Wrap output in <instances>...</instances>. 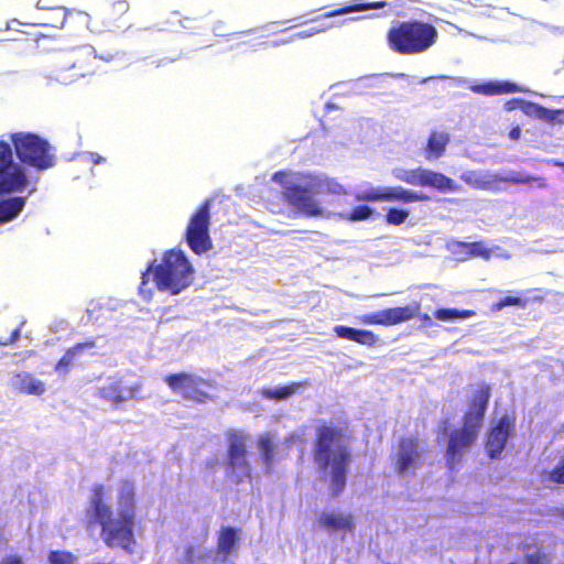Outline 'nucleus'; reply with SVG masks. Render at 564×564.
Instances as JSON below:
<instances>
[{"label":"nucleus","mask_w":564,"mask_h":564,"mask_svg":"<svg viewBox=\"0 0 564 564\" xmlns=\"http://www.w3.org/2000/svg\"><path fill=\"white\" fill-rule=\"evenodd\" d=\"M454 252L462 257V259L468 258H482L489 259L491 251L486 247L482 241L464 242L456 241L454 243Z\"/></svg>","instance_id":"c756f323"},{"label":"nucleus","mask_w":564,"mask_h":564,"mask_svg":"<svg viewBox=\"0 0 564 564\" xmlns=\"http://www.w3.org/2000/svg\"><path fill=\"white\" fill-rule=\"evenodd\" d=\"M394 471L400 475L413 474L422 465L420 441L415 436H401L395 452L391 455Z\"/></svg>","instance_id":"dca6fc26"},{"label":"nucleus","mask_w":564,"mask_h":564,"mask_svg":"<svg viewBox=\"0 0 564 564\" xmlns=\"http://www.w3.org/2000/svg\"><path fill=\"white\" fill-rule=\"evenodd\" d=\"M210 206V200H205L191 216L186 227V242L196 254L206 253L213 248V241L209 236Z\"/></svg>","instance_id":"9b49d317"},{"label":"nucleus","mask_w":564,"mask_h":564,"mask_svg":"<svg viewBox=\"0 0 564 564\" xmlns=\"http://www.w3.org/2000/svg\"><path fill=\"white\" fill-rule=\"evenodd\" d=\"M20 336H21V329H20V327H17L15 329H13V332L11 333L10 337L7 340L0 341V345H3V346L12 345L17 340H19Z\"/></svg>","instance_id":"8fccbe9b"},{"label":"nucleus","mask_w":564,"mask_h":564,"mask_svg":"<svg viewBox=\"0 0 564 564\" xmlns=\"http://www.w3.org/2000/svg\"><path fill=\"white\" fill-rule=\"evenodd\" d=\"M65 22L66 11L63 8H55L43 17L36 25L59 30L65 25Z\"/></svg>","instance_id":"c9c22d12"},{"label":"nucleus","mask_w":564,"mask_h":564,"mask_svg":"<svg viewBox=\"0 0 564 564\" xmlns=\"http://www.w3.org/2000/svg\"><path fill=\"white\" fill-rule=\"evenodd\" d=\"M491 397V387L486 382L479 383L471 392L468 408L464 412L463 421L481 427Z\"/></svg>","instance_id":"6ab92c4d"},{"label":"nucleus","mask_w":564,"mask_h":564,"mask_svg":"<svg viewBox=\"0 0 564 564\" xmlns=\"http://www.w3.org/2000/svg\"><path fill=\"white\" fill-rule=\"evenodd\" d=\"M295 443H300V444H304L305 443V440H304L302 434L293 432V433H290L283 440L282 445L284 446V449H285V456L289 454V452L291 451L292 446Z\"/></svg>","instance_id":"de8ad7c7"},{"label":"nucleus","mask_w":564,"mask_h":564,"mask_svg":"<svg viewBox=\"0 0 564 564\" xmlns=\"http://www.w3.org/2000/svg\"><path fill=\"white\" fill-rule=\"evenodd\" d=\"M355 343L368 347H372L377 344L378 338L372 330L358 329L354 339Z\"/></svg>","instance_id":"c03bdc74"},{"label":"nucleus","mask_w":564,"mask_h":564,"mask_svg":"<svg viewBox=\"0 0 564 564\" xmlns=\"http://www.w3.org/2000/svg\"><path fill=\"white\" fill-rule=\"evenodd\" d=\"M357 202H384L401 205H410L417 202H426L430 197L422 193L402 186L370 187L355 195Z\"/></svg>","instance_id":"ddd939ff"},{"label":"nucleus","mask_w":564,"mask_h":564,"mask_svg":"<svg viewBox=\"0 0 564 564\" xmlns=\"http://www.w3.org/2000/svg\"><path fill=\"white\" fill-rule=\"evenodd\" d=\"M10 140L21 163L35 167L39 171L55 165V155L48 141L36 133L15 132Z\"/></svg>","instance_id":"39448f33"},{"label":"nucleus","mask_w":564,"mask_h":564,"mask_svg":"<svg viewBox=\"0 0 564 564\" xmlns=\"http://www.w3.org/2000/svg\"><path fill=\"white\" fill-rule=\"evenodd\" d=\"M98 67V57L93 46L76 47L61 55L57 79L63 84H72L82 78L94 76Z\"/></svg>","instance_id":"423d86ee"},{"label":"nucleus","mask_w":564,"mask_h":564,"mask_svg":"<svg viewBox=\"0 0 564 564\" xmlns=\"http://www.w3.org/2000/svg\"><path fill=\"white\" fill-rule=\"evenodd\" d=\"M528 104H532L531 101H525L519 98L510 99L506 101L505 109L507 111H512L518 108L522 109L527 115H533V110L531 106H528Z\"/></svg>","instance_id":"a18cd8bd"},{"label":"nucleus","mask_w":564,"mask_h":564,"mask_svg":"<svg viewBox=\"0 0 564 564\" xmlns=\"http://www.w3.org/2000/svg\"><path fill=\"white\" fill-rule=\"evenodd\" d=\"M140 390V382L129 383L123 378H110L104 386L98 388L97 397L118 408L124 402L137 399Z\"/></svg>","instance_id":"a211bd4d"},{"label":"nucleus","mask_w":564,"mask_h":564,"mask_svg":"<svg viewBox=\"0 0 564 564\" xmlns=\"http://www.w3.org/2000/svg\"><path fill=\"white\" fill-rule=\"evenodd\" d=\"M410 216V210L405 208H397V207H390L387 209V213L384 215V220L390 226H400Z\"/></svg>","instance_id":"ea45409f"},{"label":"nucleus","mask_w":564,"mask_h":564,"mask_svg":"<svg viewBox=\"0 0 564 564\" xmlns=\"http://www.w3.org/2000/svg\"><path fill=\"white\" fill-rule=\"evenodd\" d=\"M425 187H432L441 193L457 191V184L447 175L427 169Z\"/></svg>","instance_id":"2f4dec72"},{"label":"nucleus","mask_w":564,"mask_h":564,"mask_svg":"<svg viewBox=\"0 0 564 564\" xmlns=\"http://www.w3.org/2000/svg\"><path fill=\"white\" fill-rule=\"evenodd\" d=\"M427 169L416 167L411 170L399 171L394 174L395 178L413 186L425 187Z\"/></svg>","instance_id":"f704fd0d"},{"label":"nucleus","mask_w":564,"mask_h":564,"mask_svg":"<svg viewBox=\"0 0 564 564\" xmlns=\"http://www.w3.org/2000/svg\"><path fill=\"white\" fill-rule=\"evenodd\" d=\"M240 529L232 527H221L217 533L216 554L223 560L237 554L239 547Z\"/></svg>","instance_id":"4be33fe9"},{"label":"nucleus","mask_w":564,"mask_h":564,"mask_svg":"<svg viewBox=\"0 0 564 564\" xmlns=\"http://www.w3.org/2000/svg\"><path fill=\"white\" fill-rule=\"evenodd\" d=\"M532 107L533 116L552 126L564 124V109H547L539 104H528Z\"/></svg>","instance_id":"72a5a7b5"},{"label":"nucleus","mask_w":564,"mask_h":564,"mask_svg":"<svg viewBox=\"0 0 564 564\" xmlns=\"http://www.w3.org/2000/svg\"><path fill=\"white\" fill-rule=\"evenodd\" d=\"M151 273L159 291L177 295L193 283L195 270L181 249L165 251L160 263L152 261L142 273L139 295L145 301L153 296L152 289L148 286Z\"/></svg>","instance_id":"7ed1b4c3"},{"label":"nucleus","mask_w":564,"mask_h":564,"mask_svg":"<svg viewBox=\"0 0 564 564\" xmlns=\"http://www.w3.org/2000/svg\"><path fill=\"white\" fill-rule=\"evenodd\" d=\"M436 28L421 20L398 22L387 33L390 48L401 55H415L427 51L437 40Z\"/></svg>","instance_id":"20e7f679"},{"label":"nucleus","mask_w":564,"mask_h":564,"mask_svg":"<svg viewBox=\"0 0 564 564\" xmlns=\"http://www.w3.org/2000/svg\"><path fill=\"white\" fill-rule=\"evenodd\" d=\"M93 496L86 510L85 528L94 530L100 528V538L109 547H119L132 553L135 545L134 525L137 518V502L133 486L126 484L118 495V516H113L112 507L105 500L104 485H95Z\"/></svg>","instance_id":"f257e3e1"},{"label":"nucleus","mask_w":564,"mask_h":564,"mask_svg":"<svg viewBox=\"0 0 564 564\" xmlns=\"http://www.w3.org/2000/svg\"><path fill=\"white\" fill-rule=\"evenodd\" d=\"M10 386L14 391L26 395L42 397L46 391L45 383L28 371L13 373Z\"/></svg>","instance_id":"412c9836"},{"label":"nucleus","mask_w":564,"mask_h":564,"mask_svg":"<svg viewBox=\"0 0 564 564\" xmlns=\"http://www.w3.org/2000/svg\"><path fill=\"white\" fill-rule=\"evenodd\" d=\"M25 205L24 197H11L0 200V223L15 218Z\"/></svg>","instance_id":"473e14b6"},{"label":"nucleus","mask_w":564,"mask_h":564,"mask_svg":"<svg viewBox=\"0 0 564 564\" xmlns=\"http://www.w3.org/2000/svg\"><path fill=\"white\" fill-rule=\"evenodd\" d=\"M317 523L328 533H352L355 531V519L350 513L322 512L317 518Z\"/></svg>","instance_id":"aec40b11"},{"label":"nucleus","mask_w":564,"mask_h":564,"mask_svg":"<svg viewBox=\"0 0 564 564\" xmlns=\"http://www.w3.org/2000/svg\"><path fill=\"white\" fill-rule=\"evenodd\" d=\"M471 174H473V173H469V175H464V176H463V180H464L465 182H467V183H470V182H471V178H470V175H471Z\"/></svg>","instance_id":"13d9d810"},{"label":"nucleus","mask_w":564,"mask_h":564,"mask_svg":"<svg viewBox=\"0 0 564 564\" xmlns=\"http://www.w3.org/2000/svg\"><path fill=\"white\" fill-rule=\"evenodd\" d=\"M95 347L96 341L94 339H88L86 341L75 344L74 346L69 347L62 356V358L55 364L54 370L59 375H67L74 367L77 358H79L85 350L94 349Z\"/></svg>","instance_id":"b1692460"},{"label":"nucleus","mask_w":564,"mask_h":564,"mask_svg":"<svg viewBox=\"0 0 564 564\" xmlns=\"http://www.w3.org/2000/svg\"><path fill=\"white\" fill-rule=\"evenodd\" d=\"M324 29H314L308 35H312V34H315V33H318L321 31H323Z\"/></svg>","instance_id":"bf43d9fd"},{"label":"nucleus","mask_w":564,"mask_h":564,"mask_svg":"<svg viewBox=\"0 0 564 564\" xmlns=\"http://www.w3.org/2000/svg\"><path fill=\"white\" fill-rule=\"evenodd\" d=\"M311 187L316 195L343 196L347 194V189L336 178L327 175H308Z\"/></svg>","instance_id":"a878e982"},{"label":"nucleus","mask_w":564,"mask_h":564,"mask_svg":"<svg viewBox=\"0 0 564 564\" xmlns=\"http://www.w3.org/2000/svg\"><path fill=\"white\" fill-rule=\"evenodd\" d=\"M286 177L288 173L284 171L275 172L273 175V180L279 182L283 187L282 195L288 205L291 206L296 214L305 217L322 215L323 208L315 198L316 194L311 187L308 175L304 176V185L289 184L285 182Z\"/></svg>","instance_id":"9d476101"},{"label":"nucleus","mask_w":564,"mask_h":564,"mask_svg":"<svg viewBox=\"0 0 564 564\" xmlns=\"http://www.w3.org/2000/svg\"><path fill=\"white\" fill-rule=\"evenodd\" d=\"M218 460L217 458H208L206 462H205V467L206 469H208L209 471H214L216 469V467L218 466Z\"/></svg>","instance_id":"603ef678"},{"label":"nucleus","mask_w":564,"mask_h":564,"mask_svg":"<svg viewBox=\"0 0 564 564\" xmlns=\"http://www.w3.org/2000/svg\"><path fill=\"white\" fill-rule=\"evenodd\" d=\"M91 156V161L95 163V164H101V163H105V158L100 156L99 154L97 153H91L90 154Z\"/></svg>","instance_id":"5fc2aeb1"},{"label":"nucleus","mask_w":564,"mask_h":564,"mask_svg":"<svg viewBox=\"0 0 564 564\" xmlns=\"http://www.w3.org/2000/svg\"><path fill=\"white\" fill-rule=\"evenodd\" d=\"M257 448L267 473H271L276 460V445L270 433H262L257 440Z\"/></svg>","instance_id":"cd10ccee"},{"label":"nucleus","mask_w":564,"mask_h":564,"mask_svg":"<svg viewBox=\"0 0 564 564\" xmlns=\"http://www.w3.org/2000/svg\"><path fill=\"white\" fill-rule=\"evenodd\" d=\"M533 295L530 297H525L522 295H506L501 297L499 301L495 302L490 306V311L496 313L503 310L507 306H517L520 308H527L530 302L541 303L545 300L547 292L543 289H531L528 291Z\"/></svg>","instance_id":"5701e85b"},{"label":"nucleus","mask_w":564,"mask_h":564,"mask_svg":"<svg viewBox=\"0 0 564 564\" xmlns=\"http://www.w3.org/2000/svg\"><path fill=\"white\" fill-rule=\"evenodd\" d=\"M521 135V128L519 126H516L513 127L510 131H509V138L511 140H518Z\"/></svg>","instance_id":"864d4df0"},{"label":"nucleus","mask_w":564,"mask_h":564,"mask_svg":"<svg viewBox=\"0 0 564 564\" xmlns=\"http://www.w3.org/2000/svg\"><path fill=\"white\" fill-rule=\"evenodd\" d=\"M76 556L69 551H51L48 553L50 564H74Z\"/></svg>","instance_id":"79ce46f5"},{"label":"nucleus","mask_w":564,"mask_h":564,"mask_svg":"<svg viewBox=\"0 0 564 564\" xmlns=\"http://www.w3.org/2000/svg\"><path fill=\"white\" fill-rule=\"evenodd\" d=\"M509 182L513 184H532L534 183L536 187L544 188L547 186L546 178L543 176H533V175H525L522 176L520 174L512 175L508 178Z\"/></svg>","instance_id":"a19ab883"},{"label":"nucleus","mask_w":564,"mask_h":564,"mask_svg":"<svg viewBox=\"0 0 564 564\" xmlns=\"http://www.w3.org/2000/svg\"><path fill=\"white\" fill-rule=\"evenodd\" d=\"M470 90L475 94L485 96H497L525 91V89L519 86L518 84L508 80H496L486 82L481 84H474L470 86Z\"/></svg>","instance_id":"393cba45"},{"label":"nucleus","mask_w":564,"mask_h":564,"mask_svg":"<svg viewBox=\"0 0 564 564\" xmlns=\"http://www.w3.org/2000/svg\"><path fill=\"white\" fill-rule=\"evenodd\" d=\"M451 141V137L445 131L432 130L424 149L425 159L436 160L443 156Z\"/></svg>","instance_id":"bb28decb"},{"label":"nucleus","mask_w":564,"mask_h":564,"mask_svg":"<svg viewBox=\"0 0 564 564\" xmlns=\"http://www.w3.org/2000/svg\"><path fill=\"white\" fill-rule=\"evenodd\" d=\"M350 435L346 429L321 424L315 430L312 457L322 479L328 481V491L333 498L344 492L349 467L352 460L349 446Z\"/></svg>","instance_id":"f03ea898"},{"label":"nucleus","mask_w":564,"mask_h":564,"mask_svg":"<svg viewBox=\"0 0 564 564\" xmlns=\"http://www.w3.org/2000/svg\"><path fill=\"white\" fill-rule=\"evenodd\" d=\"M299 386V383H290L274 389H263L261 394L265 399L280 401L291 397Z\"/></svg>","instance_id":"58836bf2"},{"label":"nucleus","mask_w":564,"mask_h":564,"mask_svg":"<svg viewBox=\"0 0 564 564\" xmlns=\"http://www.w3.org/2000/svg\"><path fill=\"white\" fill-rule=\"evenodd\" d=\"M480 429L463 421L460 427H456L449 433L445 451V465L449 471L455 470L457 465L463 462L464 455L476 443Z\"/></svg>","instance_id":"f8f14e48"},{"label":"nucleus","mask_w":564,"mask_h":564,"mask_svg":"<svg viewBox=\"0 0 564 564\" xmlns=\"http://www.w3.org/2000/svg\"><path fill=\"white\" fill-rule=\"evenodd\" d=\"M227 443L226 463L227 475L231 481L239 485L252 480V466L249 462L248 438L249 436L240 430L229 429L225 433Z\"/></svg>","instance_id":"6e6552de"},{"label":"nucleus","mask_w":564,"mask_h":564,"mask_svg":"<svg viewBox=\"0 0 564 564\" xmlns=\"http://www.w3.org/2000/svg\"><path fill=\"white\" fill-rule=\"evenodd\" d=\"M556 166H560L564 171V162H556Z\"/></svg>","instance_id":"052dcab7"},{"label":"nucleus","mask_w":564,"mask_h":564,"mask_svg":"<svg viewBox=\"0 0 564 564\" xmlns=\"http://www.w3.org/2000/svg\"><path fill=\"white\" fill-rule=\"evenodd\" d=\"M0 564H24V563L20 555L9 554L0 561Z\"/></svg>","instance_id":"09e8293b"},{"label":"nucleus","mask_w":564,"mask_h":564,"mask_svg":"<svg viewBox=\"0 0 564 564\" xmlns=\"http://www.w3.org/2000/svg\"><path fill=\"white\" fill-rule=\"evenodd\" d=\"M524 551L522 564H553V556L543 545L522 543Z\"/></svg>","instance_id":"7c9ffc66"},{"label":"nucleus","mask_w":564,"mask_h":564,"mask_svg":"<svg viewBox=\"0 0 564 564\" xmlns=\"http://www.w3.org/2000/svg\"><path fill=\"white\" fill-rule=\"evenodd\" d=\"M375 210L368 205H358L347 213L339 214V217L344 220L356 223L364 221L372 217Z\"/></svg>","instance_id":"4c0bfd02"},{"label":"nucleus","mask_w":564,"mask_h":564,"mask_svg":"<svg viewBox=\"0 0 564 564\" xmlns=\"http://www.w3.org/2000/svg\"><path fill=\"white\" fill-rule=\"evenodd\" d=\"M417 316H419V318L421 321V326H423V327H431V326H433V321H432V318H431V316L429 314H426V313L420 314L419 313Z\"/></svg>","instance_id":"3c124183"},{"label":"nucleus","mask_w":564,"mask_h":564,"mask_svg":"<svg viewBox=\"0 0 564 564\" xmlns=\"http://www.w3.org/2000/svg\"><path fill=\"white\" fill-rule=\"evenodd\" d=\"M164 382L182 399L195 404H206L215 400L209 390L216 388L215 381L195 372L180 371L164 377Z\"/></svg>","instance_id":"1a4fd4ad"},{"label":"nucleus","mask_w":564,"mask_h":564,"mask_svg":"<svg viewBox=\"0 0 564 564\" xmlns=\"http://www.w3.org/2000/svg\"><path fill=\"white\" fill-rule=\"evenodd\" d=\"M33 39L39 42L41 37H46L47 35L42 34L41 32L32 33Z\"/></svg>","instance_id":"4d7b16f0"},{"label":"nucleus","mask_w":564,"mask_h":564,"mask_svg":"<svg viewBox=\"0 0 564 564\" xmlns=\"http://www.w3.org/2000/svg\"><path fill=\"white\" fill-rule=\"evenodd\" d=\"M516 434V416L503 414L488 430L485 440V452L490 459H499L509 438Z\"/></svg>","instance_id":"2eb2a0df"},{"label":"nucleus","mask_w":564,"mask_h":564,"mask_svg":"<svg viewBox=\"0 0 564 564\" xmlns=\"http://www.w3.org/2000/svg\"><path fill=\"white\" fill-rule=\"evenodd\" d=\"M387 6L386 1H367V0H356L355 2L344 6L341 8H338L333 11H328L319 17H316L312 19L311 21H316L321 18H333L337 15H343L351 12H360V11H367V10H378L382 9Z\"/></svg>","instance_id":"c85d7f7f"},{"label":"nucleus","mask_w":564,"mask_h":564,"mask_svg":"<svg viewBox=\"0 0 564 564\" xmlns=\"http://www.w3.org/2000/svg\"><path fill=\"white\" fill-rule=\"evenodd\" d=\"M543 477L545 480L556 485H564V459H562L551 470H544Z\"/></svg>","instance_id":"37998d69"},{"label":"nucleus","mask_w":564,"mask_h":564,"mask_svg":"<svg viewBox=\"0 0 564 564\" xmlns=\"http://www.w3.org/2000/svg\"><path fill=\"white\" fill-rule=\"evenodd\" d=\"M420 311L421 304L414 302L405 306L389 307L379 312L365 314L359 317V321L366 325L392 326L411 321L419 315Z\"/></svg>","instance_id":"f3484780"},{"label":"nucleus","mask_w":564,"mask_h":564,"mask_svg":"<svg viewBox=\"0 0 564 564\" xmlns=\"http://www.w3.org/2000/svg\"><path fill=\"white\" fill-rule=\"evenodd\" d=\"M28 183L24 169L13 162L10 144L0 141V195L23 191Z\"/></svg>","instance_id":"4468645a"},{"label":"nucleus","mask_w":564,"mask_h":564,"mask_svg":"<svg viewBox=\"0 0 564 564\" xmlns=\"http://www.w3.org/2000/svg\"><path fill=\"white\" fill-rule=\"evenodd\" d=\"M115 6H118L120 11H127L128 10V3L126 1H118L115 3Z\"/></svg>","instance_id":"6e6d98bb"},{"label":"nucleus","mask_w":564,"mask_h":564,"mask_svg":"<svg viewBox=\"0 0 564 564\" xmlns=\"http://www.w3.org/2000/svg\"><path fill=\"white\" fill-rule=\"evenodd\" d=\"M475 312L473 310H457L443 307L434 311L433 315L436 319L447 322L454 319H464L475 316Z\"/></svg>","instance_id":"e433bc0d"},{"label":"nucleus","mask_w":564,"mask_h":564,"mask_svg":"<svg viewBox=\"0 0 564 564\" xmlns=\"http://www.w3.org/2000/svg\"><path fill=\"white\" fill-rule=\"evenodd\" d=\"M357 330L358 328H354L346 325H336L334 327V333L336 334L337 337L348 339L351 341H354Z\"/></svg>","instance_id":"49530a36"},{"label":"nucleus","mask_w":564,"mask_h":564,"mask_svg":"<svg viewBox=\"0 0 564 564\" xmlns=\"http://www.w3.org/2000/svg\"><path fill=\"white\" fill-rule=\"evenodd\" d=\"M227 443L226 463L227 475L231 481L239 485L252 480V466L249 462L248 438L249 436L240 430L229 429L225 433Z\"/></svg>","instance_id":"0eeeda50"}]
</instances>
